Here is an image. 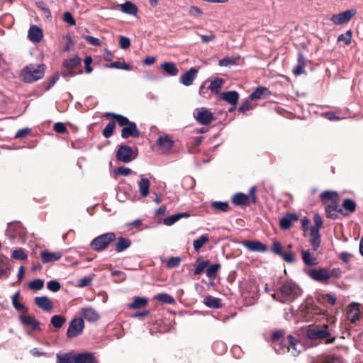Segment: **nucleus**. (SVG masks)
Segmentation results:
<instances>
[{
    "label": "nucleus",
    "instance_id": "1",
    "mask_svg": "<svg viewBox=\"0 0 363 363\" xmlns=\"http://www.w3.org/2000/svg\"><path fill=\"white\" fill-rule=\"evenodd\" d=\"M284 335L283 330H277L272 334V340L276 352L281 354L290 352L293 356H297L303 348V345L291 335L280 340Z\"/></svg>",
    "mask_w": 363,
    "mask_h": 363
},
{
    "label": "nucleus",
    "instance_id": "2",
    "mask_svg": "<svg viewBox=\"0 0 363 363\" xmlns=\"http://www.w3.org/2000/svg\"><path fill=\"white\" fill-rule=\"evenodd\" d=\"M106 116L112 117L120 126L123 127L121 130L123 138L127 139L130 137L136 138L140 136V130L138 129L136 123L130 121L127 117L115 113H107Z\"/></svg>",
    "mask_w": 363,
    "mask_h": 363
},
{
    "label": "nucleus",
    "instance_id": "3",
    "mask_svg": "<svg viewBox=\"0 0 363 363\" xmlns=\"http://www.w3.org/2000/svg\"><path fill=\"white\" fill-rule=\"evenodd\" d=\"M279 293L281 296L280 303H290L301 295L302 291L295 282L287 281L281 285Z\"/></svg>",
    "mask_w": 363,
    "mask_h": 363
},
{
    "label": "nucleus",
    "instance_id": "4",
    "mask_svg": "<svg viewBox=\"0 0 363 363\" xmlns=\"http://www.w3.org/2000/svg\"><path fill=\"white\" fill-rule=\"evenodd\" d=\"M306 335L311 340H326L327 344L334 342L335 337H331V333L328 325H310L306 330Z\"/></svg>",
    "mask_w": 363,
    "mask_h": 363
},
{
    "label": "nucleus",
    "instance_id": "5",
    "mask_svg": "<svg viewBox=\"0 0 363 363\" xmlns=\"http://www.w3.org/2000/svg\"><path fill=\"white\" fill-rule=\"evenodd\" d=\"M45 74L44 65H29L21 72V77L25 83H31L43 77Z\"/></svg>",
    "mask_w": 363,
    "mask_h": 363
},
{
    "label": "nucleus",
    "instance_id": "6",
    "mask_svg": "<svg viewBox=\"0 0 363 363\" xmlns=\"http://www.w3.org/2000/svg\"><path fill=\"white\" fill-rule=\"evenodd\" d=\"M116 239V234L113 232L104 233L95 238L90 244L91 247L96 251H102L107 248L111 242Z\"/></svg>",
    "mask_w": 363,
    "mask_h": 363
},
{
    "label": "nucleus",
    "instance_id": "7",
    "mask_svg": "<svg viewBox=\"0 0 363 363\" xmlns=\"http://www.w3.org/2000/svg\"><path fill=\"white\" fill-rule=\"evenodd\" d=\"M6 235L11 239L23 241L26 236V230L20 223L13 222L9 223Z\"/></svg>",
    "mask_w": 363,
    "mask_h": 363
},
{
    "label": "nucleus",
    "instance_id": "8",
    "mask_svg": "<svg viewBox=\"0 0 363 363\" xmlns=\"http://www.w3.org/2000/svg\"><path fill=\"white\" fill-rule=\"evenodd\" d=\"M194 117L201 125H208L213 121V113L205 107L196 108L193 113Z\"/></svg>",
    "mask_w": 363,
    "mask_h": 363
},
{
    "label": "nucleus",
    "instance_id": "9",
    "mask_svg": "<svg viewBox=\"0 0 363 363\" xmlns=\"http://www.w3.org/2000/svg\"><path fill=\"white\" fill-rule=\"evenodd\" d=\"M255 186H252L250 189V192L248 195H246L242 193H236L232 201L235 205H248L250 201L252 203L256 202V196L255 195Z\"/></svg>",
    "mask_w": 363,
    "mask_h": 363
},
{
    "label": "nucleus",
    "instance_id": "10",
    "mask_svg": "<svg viewBox=\"0 0 363 363\" xmlns=\"http://www.w3.org/2000/svg\"><path fill=\"white\" fill-rule=\"evenodd\" d=\"M116 157L120 162L129 163L136 157V155L134 154L131 147L123 145L118 147Z\"/></svg>",
    "mask_w": 363,
    "mask_h": 363
},
{
    "label": "nucleus",
    "instance_id": "11",
    "mask_svg": "<svg viewBox=\"0 0 363 363\" xmlns=\"http://www.w3.org/2000/svg\"><path fill=\"white\" fill-rule=\"evenodd\" d=\"M84 328V323L82 318L73 319L69 325L67 331V335L69 338H72L79 335Z\"/></svg>",
    "mask_w": 363,
    "mask_h": 363
},
{
    "label": "nucleus",
    "instance_id": "12",
    "mask_svg": "<svg viewBox=\"0 0 363 363\" xmlns=\"http://www.w3.org/2000/svg\"><path fill=\"white\" fill-rule=\"evenodd\" d=\"M356 13L357 11L355 9L346 10L342 13L333 15L330 21L335 25H342L348 23Z\"/></svg>",
    "mask_w": 363,
    "mask_h": 363
},
{
    "label": "nucleus",
    "instance_id": "13",
    "mask_svg": "<svg viewBox=\"0 0 363 363\" xmlns=\"http://www.w3.org/2000/svg\"><path fill=\"white\" fill-rule=\"evenodd\" d=\"M329 271L325 268L313 269L309 272L310 277L318 282L327 283L329 280Z\"/></svg>",
    "mask_w": 363,
    "mask_h": 363
},
{
    "label": "nucleus",
    "instance_id": "14",
    "mask_svg": "<svg viewBox=\"0 0 363 363\" xmlns=\"http://www.w3.org/2000/svg\"><path fill=\"white\" fill-rule=\"evenodd\" d=\"M19 320L24 326L30 327L33 330H40V323L26 312L19 315Z\"/></svg>",
    "mask_w": 363,
    "mask_h": 363
},
{
    "label": "nucleus",
    "instance_id": "15",
    "mask_svg": "<svg viewBox=\"0 0 363 363\" xmlns=\"http://www.w3.org/2000/svg\"><path fill=\"white\" fill-rule=\"evenodd\" d=\"M241 245L251 252H265L267 247L259 240H244Z\"/></svg>",
    "mask_w": 363,
    "mask_h": 363
},
{
    "label": "nucleus",
    "instance_id": "16",
    "mask_svg": "<svg viewBox=\"0 0 363 363\" xmlns=\"http://www.w3.org/2000/svg\"><path fill=\"white\" fill-rule=\"evenodd\" d=\"M197 74L198 69L194 67H191L180 77V82L183 85L189 86L193 84L194 81L196 78Z\"/></svg>",
    "mask_w": 363,
    "mask_h": 363
},
{
    "label": "nucleus",
    "instance_id": "17",
    "mask_svg": "<svg viewBox=\"0 0 363 363\" xmlns=\"http://www.w3.org/2000/svg\"><path fill=\"white\" fill-rule=\"evenodd\" d=\"M360 310L359 305L356 303H351L347 311V318L352 323H355L359 319Z\"/></svg>",
    "mask_w": 363,
    "mask_h": 363
},
{
    "label": "nucleus",
    "instance_id": "18",
    "mask_svg": "<svg viewBox=\"0 0 363 363\" xmlns=\"http://www.w3.org/2000/svg\"><path fill=\"white\" fill-rule=\"evenodd\" d=\"M156 143L160 150L165 152L170 150L174 145L173 140L168 135L159 137Z\"/></svg>",
    "mask_w": 363,
    "mask_h": 363
},
{
    "label": "nucleus",
    "instance_id": "19",
    "mask_svg": "<svg viewBox=\"0 0 363 363\" xmlns=\"http://www.w3.org/2000/svg\"><path fill=\"white\" fill-rule=\"evenodd\" d=\"M220 98L235 108L239 99V94L235 91H230L221 93Z\"/></svg>",
    "mask_w": 363,
    "mask_h": 363
},
{
    "label": "nucleus",
    "instance_id": "20",
    "mask_svg": "<svg viewBox=\"0 0 363 363\" xmlns=\"http://www.w3.org/2000/svg\"><path fill=\"white\" fill-rule=\"evenodd\" d=\"M43 31L37 26H31L28 30V38L33 43H39L43 38Z\"/></svg>",
    "mask_w": 363,
    "mask_h": 363
},
{
    "label": "nucleus",
    "instance_id": "21",
    "mask_svg": "<svg viewBox=\"0 0 363 363\" xmlns=\"http://www.w3.org/2000/svg\"><path fill=\"white\" fill-rule=\"evenodd\" d=\"M62 257V252L43 251L41 252V259L43 263H48L57 261Z\"/></svg>",
    "mask_w": 363,
    "mask_h": 363
},
{
    "label": "nucleus",
    "instance_id": "22",
    "mask_svg": "<svg viewBox=\"0 0 363 363\" xmlns=\"http://www.w3.org/2000/svg\"><path fill=\"white\" fill-rule=\"evenodd\" d=\"M327 216L331 219H335L337 213L342 212L341 208H338L337 202H332L325 204Z\"/></svg>",
    "mask_w": 363,
    "mask_h": 363
},
{
    "label": "nucleus",
    "instance_id": "23",
    "mask_svg": "<svg viewBox=\"0 0 363 363\" xmlns=\"http://www.w3.org/2000/svg\"><path fill=\"white\" fill-rule=\"evenodd\" d=\"M82 315L89 322L96 321L99 318V313L91 307L83 308L82 309Z\"/></svg>",
    "mask_w": 363,
    "mask_h": 363
},
{
    "label": "nucleus",
    "instance_id": "24",
    "mask_svg": "<svg viewBox=\"0 0 363 363\" xmlns=\"http://www.w3.org/2000/svg\"><path fill=\"white\" fill-rule=\"evenodd\" d=\"M298 220V216L296 214L289 213L280 220V227L284 230H287L291 228L292 223Z\"/></svg>",
    "mask_w": 363,
    "mask_h": 363
},
{
    "label": "nucleus",
    "instance_id": "25",
    "mask_svg": "<svg viewBox=\"0 0 363 363\" xmlns=\"http://www.w3.org/2000/svg\"><path fill=\"white\" fill-rule=\"evenodd\" d=\"M35 303L45 311H49L52 308V303L47 296H40L35 298Z\"/></svg>",
    "mask_w": 363,
    "mask_h": 363
},
{
    "label": "nucleus",
    "instance_id": "26",
    "mask_svg": "<svg viewBox=\"0 0 363 363\" xmlns=\"http://www.w3.org/2000/svg\"><path fill=\"white\" fill-rule=\"evenodd\" d=\"M270 95V91L267 87L259 86L257 87L249 96L250 99L255 100L264 99Z\"/></svg>",
    "mask_w": 363,
    "mask_h": 363
},
{
    "label": "nucleus",
    "instance_id": "27",
    "mask_svg": "<svg viewBox=\"0 0 363 363\" xmlns=\"http://www.w3.org/2000/svg\"><path fill=\"white\" fill-rule=\"evenodd\" d=\"M118 6L120 7V10L126 14L135 16L138 13L137 6L130 1H126L124 4H120Z\"/></svg>",
    "mask_w": 363,
    "mask_h": 363
},
{
    "label": "nucleus",
    "instance_id": "28",
    "mask_svg": "<svg viewBox=\"0 0 363 363\" xmlns=\"http://www.w3.org/2000/svg\"><path fill=\"white\" fill-rule=\"evenodd\" d=\"M311 244L314 251H316L320 246V236L319 232H318V228H315V227H311Z\"/></svg>",
    "mask_w": 363,
    "mask_h": 363
},
{
    "label": "nucleus",
    "instance_id": "29",
    "mask_svg": "<svg viewBox=\"0 0 363 363\" xmlns=\"http://www.w3.org/2000/svg\"><path fill=\"white\" fill-rule=\"evenodd\" d=\"M74 363H96L93 356L89 353H82L73 356Z\"/></svg>",
    "mask_w": 363,
    "mask_h": 363
},
{
    "label": "nucleus",
    "instance_id": "30",
    "mask_svg": "<svg viewBox=\"0 0 363 363\" xmlns=\"http://www.w3.org/2000/svg\"><path fill=\"white\" fill-rule=\"evenodd\" d=\"M131 245V241L128 238L119 237L115 244V250L118 252H121L128 249Z\"/></svg>",
    "mask_w": 363,
    "mask_h": 363
},
{
    "label": "nucleus",
    "instance_id": "31",
    "mask_svg": "<svg viewBox=\"0 0 363 363\" xmlns=\"http://www.w3.org/2000/svg\"><path fill=\"white\" fill-rule=\"evenodd\" d=\"M189 216V213L187 212L179 213L164 218L163 222L164 225L170 226L177 222L179 219L182 218H187Z\"/></svg>",
    "mask_w": 363,
    "mask_h": 363
},
{
    "label": "nucleus",
    "instance_id": "32",
    "mask_svg": "<svg viewBox=\"0 0 363 363\" xmlns=\"http://www.w3.org/2000/svg\"><path fill=\"white\" fill-rule=\"evenodd\" d=\"M305 66L304 57L301 52H298L297 65L293 68V73L296 76L301 74L304 72Z\"/></svg>",
    "mask_w": 363,
    "mask_h": 363
},
{
    "label": "nucleus",
    "instance_id": "33",
    "mask_svg": "<svg viewBox=\"0 0 363 363\" xmlns=\"http://www.w3.org/2000/svg\"><path fill=\"white\" fill-rule=\"evenodd\" d=\"M150 182L147 178L142 177L138 182L139 191L143 197H146L149 194Z\"/></svg>",
    "mask_w": 363,
    "mask_h": 363
},
{
    "label": "nucleus",
    "instance_id": "34",
    "mask_svg": "<svg viewBox=\"0 0 363 363\" xmlns=\"http://www.w3.org/2000/svg\"><path fill=\"white\" fill-rule=\"evenodd\" d=\"M321 199L324 204L337 202L338 195L335 191H326L321 194Z\"/></svg>",
    "mask_w": 363,
    "mask_h": 363
},
{
    "label": "nucleus",
    "instance_id": "35",
    "mask_svg": "<svg viewBox=\"0 0 363 363\" xmlns=\"http://www.w3.org/2000/svg\"><path fill=\"white\" fill-rule=\"evenodd\" d=\"M161 67L170 76H177L179 73V69L174 62H165L162 64Z\"/></svg>",
    "mask_w": 363,
    "mask_h": 363
},
{
    "label": "nucleus",
    "instance_id": "36",
    "mask_svg": "<svg viewBox=\"0 0 363 363\" xmlns=\"http://www.w3.org/2000/svg\"><path fill=\"white\" fill-rule=\"evenodd\" d=\"M301 256L303 263L307 266H314L318 263L316 258L311 255V253L308 250H303L301 251Z\"/></svg>",
    "mask_w": 363,
    "mask_h": 363
},
{
    "label": "nucleus",
    "instance_id": "37",
    "mask_svg": "<svg viewBox=\"0 0 363 363\" xmlns=\"http://www.w3.org/2000/svg\"><path fill=\"white\" fill-rule=\"evenodd\" d=\"M312 363H342L340 359L333 355H323L318 357Z\"/></svg>",
    "mask_w": 363,
    "mask_h": 363
},
{
    "label": "nucleus",
    "instance_id": "38",
    "mask_svg": "<svg viewBox=\"0 0 363 363\" xmlns=\"http://www.w3.org/2000/svg\"><path fill=\"white\" fill-rule=\"evenodd\" d=\"M147 302V298L144 297L136 296L134 298L133 301L128 305V308L130 309L141 308L146 306Z\"/></svg>",
    "mask_w": 363,
    "mask_h": 363
},
{
    "label": "nucleus",
    "instance_id": "39",
    "mask_svg": "<svg viewBox=\"0 0 363 363\" xmlns=\"http://www.w3.org/2000/svg\"><path fill=\"white\" fill-rule=\"evenodd\" d=\"M203 303L206 306L211 308H219L222 306L220 298L211 296L206 297Z\"/></svg>",
    "mask_w": 363,
    "mask_h": 363
},
{
    "label": "nucleus",
    "instance_id": "40",
    "mask_svg": "<svg viewBox=\"0 0 363 363\" xmlns=\"http://www.w3.org/2000/svg\"><path fill=\"white\" fill-rule=\"evenodd\" d=\"M81 63V59L78 56H74L69 59L66 60L63 65L65 67L67 68L68 69H72L75 67H77L78 65H79Z\"/></svg>",
    "mask_w": 363,
    "mask_h": 363
},
{
    "label": "nucleus",
    "instance_id": "41",
    "mask_svg": "<svg viewBox=\"0 0 363 363\" xmlns=\"http://www.w3.org/2000/svg\"><path fill=\"white\" fill-rule=\"evenodd\" d=\"M211 208L217 211L227 212L229 210L228 202L213 201L211 203Z\"/></svg>",
    "mask_w": 363,
    "mask_h": 363
},
{
    "label": "nucleus",
    "instance_id": "42",
    "mask_svg": "<svg viewBox=\"0 0 363 363\" xmlns=\"http://www.w3.org/2000/svg\"><path fill=\"white\" fill-rule=\"evenodd\" d=\"M154 298L164 303L172 304L175 302L172 296L164 293L157 294Z\"/></svg>",
    "mask_w": 363,
    "mask_h": 363
},
{
    "label": "nucleus",
    "instance_id": "43",
    "mask_svg": "<svg viewBox=\"0 0 363 363\" xmlns=\"http://www.w3.org/2000/svg\"><path fill=\"white\" fill-rule=\"evenodd\" d=\"M66 318L60 315H55L51 318L50 323L55 328H60L65 323Z\"/></svg>",
    "mask_w": 363,
    "mask_h": 363
},
{
    "label": "nucleus",
    "instance_id": "44",
    "mask_svg": "<svg viewBox=\"0 0 363 363\" xmlns=\"http://www.w3.org/2000/svg\"><path fill=\"white\" fill-rule=\"evenodd\" d=\"M223 83V79L220 78H216L211 82L210 85L208 86V89L213 92L218 93L221 89Z\"/></svg>",
    "mask_w": 363,
    "mask_h": 363
},
{
    "label": "nucleus",
    "instance_id": "45",
    "mask_svg": "<svg viewBox=\"0 0 363 363\" xmlns=\"http://www.w3.org/2000/svg\"><path fill=\"white\" fill-rule=\"evenodd\" d=\"M11 257L18 260H24L27 259L28 254L23 249L18 248L12 251Z\"/></svg>",
    "mask_w": 363,
    "mask_h": 363
},
{
    "label": "nucleus",
    "instance_id": "46",
    "mask_svg": "<svg viewBox=\"0 0 363 363\" xmlns=\"http://www.w3.org/2000/svg\"><path fill=\"white\" fill-rule=\"evenodd\" d=\"M209 241L208 237L206 235H201L199 239L194 241L193 245L194 250L198 252L203 245Z\"/></svg>",
    "mask_w": 363,
    "mask_h": 363
},
{
    "label": "nucleus",
    "instance_id": "47",
    "mask_svg": "<svg viewBox=\"0 0 363 363\" xmlns=\"http://www.w3.org/2000/svg\"><path fill=\"white\" fill-rule=\"evenodd\" d=\"M220 267L219 264H213L209 266L206 269V276L211 279H214Z\"/></svg>",
    "mask_w": 363,
    "mask_h": 363
},
{
    "label": "nucleus",
    "instance_id": "48",
    "mask_svg": "<svg viewBox=\"0 0 363 363\" xmlns=\"http://www.w3.org/2000/svg\"><path fill=\"white\" fill-rule=\"evenodd\" d=\"M116 127L114 121L109 122L103 130V135L105 138H108L113 135V130Z\"/></svg>",
    "mask_w": 363,
    "mask_h": 363
},
{
    "label": "nucleus",
    "instance_id": "49",
    "mask_svg": "<svg viewBox=\"0 0 363 363\" xmlns=\"http://www.w3.org/2000/svg\"><path fill=\"white\" fill-rule=\"evenodd\" d=\"M238 59L234 57H224L219 60L218 65L221 67H228L230 65H235L237 63Z\"/></svg>",
    "mask_w": 363,
    "mask_h": 363
},
{
    "label": "nucleus",
    "instance_id": "50",
    "mask_svg": "<svg viewBox=\"0 0 363 363\" xmlns=\"http://www.w3.org/2000/svg\"><path fill=\"white\" fill-rule=\"evenodd\" d=\"M342 206L345 210H347L350 212H354L356 210V203L350 199H345L342 203Z\"/></svg>",
    "mask_w": 363,
    "mask_h": 363
},
{
    "label": "nucleus",
    "instance_id": "51",
    "mask_svg": "<svg viewBox=\"0 0 363 363\" xmlns=\"http://www.w3.org/2000/svg\"><path fill=\"white\" fill-rule=\"evenodd\" d=\"M44 286V281L42 279H37L30 281L28 287L32 290H40Z\"/></svg>",
    "mask_w": 363,
    "mask_h": 363
},
{
    "label": "nucleus",
    "instance_id": "52",
    "mask_svg": "<svg viewBox=\"0 0 363 363\" xmlns=\"http://www.w3.org/2000/svg\"><path fill=\"white\" fill-rule=\"evenodd\" d=\"M181 258L179 257H172L167 262V267L172 269L178 267L180 264Z\"/></svg>",
    "mask_w": 363,
    "mask_h": 363
},
{
    "label": "nucleus",
    "instance_id": "53",
    "mask_svg": "<svg viewBox=\"0 0 363 363\" xmlns=\"http://www.w3.org/2000/svg\"><path fill=\"white\" fill-rule=\"evenodd\" d=\"M58 363H74L73 357L70 354H65L63 355L57 354Z\"/></svg>",
    "mask_w": 363,
    "mask_h": 363
},
{
    "label": "nucleus",
    "instance_id": "54",
    "mask_svg": "<svg viewBox=\"0 0 363 363\" xmlns=\"http://www.w3.org/2000/svg\"><path fill=\"white\" fill-rule=\"evenodd\" d=\"M352 40V32L351 30H347L346 33L340 35L337 38L338 41H344L346 45H350L351 43Z\"/></svg>",
    "mask_w": 363,
    "mask_h": 363
},
{
    "label": "nucleus",
    "instance_id": "55",
    "mask_svg": "<svg viewBox=\"0 0 363 363\" xmlns=\"http://www.w3.org/2000/svg\"><path fill=\"white\" fill-rule=\"evenodd\" d=\"M47 287L50 291L57 292L60 289L61 285L59 281L51 280L47 283Z\"/></svg>",
    "mask_w": 363,
    "mask_h": 363
},
{
    "label": "nucleus",
    "instance_id": "56",
    "mask_svg": "<svg viewBox=\"0 0 363 363\" xmlns=\"http://www.w3.org/2000/svg\"><path fill=\"white\" fill-rule=\"evenodd\" d=\"M109 68L120 69L124 70H129L130 67L128 64L122 63L119 61L112 62L108 66Z\"/></svg>",
    "mask_w": 363,
    "mask_h": 363
},
{
    "label": "nucleus",
    "instance_id": "57",
    "mask_svg": "<svg viewBox=\"0 0 363 363\" xmlns=\"http://www.w3.org/2000/svg\"><path fill=\"white\" fill-rule=\"evenodd\" d=\"M9 275V267L8 264L0 260V278L3 277H8Z\"/></svg>",
    "mask_w": 363,
    "mask_h": 363
},
{
    "label": "nucleus",
    "instance_id": "58",
    "mask_svg": "<svg viewBox=\"0 0 363 363\" xmlns=\"http://www.w3.org/2000/svg\"><path fill=\"white\" fill-rule=\"evenodd\" d=\"M272 251L279 256L282 255L284 250L281 244L278 241L274 242L272 247Z\"/></svg>",
    "mask_w": 363,
    "mask_h": 363
},
{
    "label": "nucleus",
    "instance_id": "59",
    "mask_svg": "<svg viewBox=\"0 0 363 363\" xmlns=\"http://www.w3.org/2000/svg\"><path fill=\"white\" fill-rule=\"evenodd\" d=\"M198 264L194 269V274L196 275H199L201 274V272L204 270V269L207 267L208 262L200 261L198 259Z\"/></svg>",
    "mask_w": 363,
    "mask_h": 363
},
{
    "label": "nucleus",
    "instance_id": "60",
    "mask_svg": "<svg viewBox=\"0 0 363 363\" xmlns=\"http://www.w3.org/2000/svg\"><path fill=\"white\" fill-rule=\"evenodd\" d=\"M133 171L128 168L125 167H118L116 170L115 173L118 175H123V176H128L130 175Z\"/></svg>",
    "mask_w": 363,
    "mask_h": 363
},
{
    "label": "nucleus",
    "instance_id": "61",
    "mask_svg": "<svg viewBox=\"0 0 363 363\" xmlns=\"http://www.w3.org/2000/svg\"><path fill=\"white\" fill-rule=\"evenodd\" d=\"M286 262L293 263L295 262L294 255L291 252H284L280 256Z\"/></svg>",
    "mask_w": 363,
    "mask_h": 363
},
{
    "label": "nucleus",
    "instance_id": "62",
    "mask_svg": "<svg viewBox=\"0 0 363 363\" xmlns=\"http://www.w3.org/2000/svg\"><path fill=\"white\" fill-rule=\"evenodd\" d=\"M63 21L68 23L69 26H74L75 25L76 22L74 18H73L72 15L70 12H65L63 14Z\"/></svg>",
    "mask_w": 363,
    "mask_h": 363
},
{
    "label": "nucleus",
    "instance_id": "63",
    "mask_svg": "<svg viewBox=\"0 0 363 363\" xmlns=\"http://www.w3.org/2000/svg\"><path fill=\"white\" fill-rule=\"evenodd\" d=\"M84 39L91 45H95V46H101V41L95 37L91 36V35H86L84 36Z\"/></svg>",
    "mask_w": 363,
    "mask_h": 363
},
{
    "label": "nucleus",
    "instance_id": "64",
    "mask_svg": "<svg viewBox=\"0 0 363 363\" xmlns=\"http://www.w3.org/2000/svg\"><path fill=\"white\" fill-rule=\"evenodd\" d=\"M130 39L125 36H121L119 39V45L122 49H127L130 47Z\"/></svg>",
    "mask_w": 363,
    "mask_h": 363
}]
</instances>
